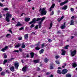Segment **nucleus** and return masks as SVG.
<instances>
[{
    "mask_svg": "<svg viewBox=\"0 0 77 77\" xmlns=\"http://www.w3.org/2000/svg\"><path fill=\"white\" fill-rule=\"evenodd\" d=\"M45 17H43L42 18H37V21H38L41 20V21L38 23V24H39V28H41V24H42V22L45 20Z\"/></svg>",
    "mask_w": 77,
    "mask_h": 77,
    "instance_id": "1",
    "label": "nucleus"
},
{
    "mask_svg": "<svg viewBox=\"0 0 77 77\" xmlns=\"http://www.w3.org/2000/svg\"><path fill=\"white\" fill-rule=\"evenodd\" d=\"M46 9V8H43L41 9V8L40 9V11H41V14H42V15H46V14H47V11L45 10Z\"/></svg>",
    "mask_w": 77,
    "mask_h": 77,
    "instance_id": "2",
    "label": "nucleus"
},
{
    "mask_svg": "<svg viewBox=\"0 0 77 77\" xmlns=\"http://www.w3.org/2000/svg\"><path fill=\"white\" fill-rule=\"evenodd\" d=\"M6 20L7 22H9V18H11L12 17L11 14L9 13H7L6 14Z\"/></svg>",
    "mask_w": 77,
    "mask_h": 77,
    "instance_id": "3",
    "label": "nucleus"
},
{
    "mask_svg": "<svg viewBox=\"0 0 77 77\" xmlns=\"http://www.w3.org/2000/svg\"><path fill=\"white\" fill-rule=\"evenodd\" d=\"M72 57H73L74 56L75 54H76V53H77V51L76 50H75L73 51H70Z\"/></svg>",
    "mask_w": 77,
    "mask_h": 77,
    "instance_id": "4",
    "label": "nucleus"
},
{
    "mask_svg": "<svg viewBox=\"0 0 77 77\" xmlns=\"http://www.w3.org/2000/svg\"><path fill=\"white\" fill-rule=\"evenodd\" d=\"M19 66V65L18 64V62H16L14 63V66L15 68L18 69V68Z\"/></svg>",
    "mask_w": 77,
    "mask_h": 77,
    "instance_id": "5",
    "label": "nucleus"
},
{
    "mask_svg": "<svg viewBox=\"0 0 77 77\" xmlns=\"http://www.w3.org/2000/svg\"><path fill=\"white\" fill-rule=\"evenodd\" d=\"M68 2V0H66L64 2H62L60 4V6H63L66 3H67V2Z\"/></svg>",
    "mask_w": 77,
    "mask_h": 77,
    "instance_id": "6",
    "label": "nucleus"
},
{
    "mask_svg": "<svg viewBox=\"0 0 77 77\" xmlns=\"http://www.w3.org/2000/svg\"><path fill=\"white\" fill-rule=\"evenodd\" d=\"M54 6H55V4H53L51 6V8H50L49 11L51 12L53 9L54 8Z\"/></svg>",
    "mask_w": 77,
    "mask_h": 77,
    "instance_id": "7",
    "label": "nucleus"
},
{
    "mask_svg": "<svg viewBox=\"0 0 77 77\" xmlns=\"http://www.w3.org/2000/svg\"><path fill=\"white\" fill-rule=\"evenodd\" d=\"M67 72H68V70H66V69H64L62 70V73L63 74H66Z\"/></svg>",
    "mask_w": 77,
    "mask_h": 77,
    "instance_id": "8",
    "label": "nucleus"
},
{
    "mask_svg": "<svg viewBox=\"0 0 77 77\" xmlns=\"http://www.w3.org/2000/svg\"><path fill=\"white\" fill-rule=\"evenodd\" d=\"M8 48V46H6L5 47V48L2 49L1 51L3 52H4L6 50V49Z\"/></svg>",
    "mask_w": 77,
    "mask_h": 77,
    "instance_id": "9",
    "label": "nucleus"
},
{
    "mask_svg": "<svg viewBox=\"0 0 77 77\" xmlns=\"http://www.w3.org/2000/svg\"><path fill=\"white\" fill-rule=\"evenodd\" d=\"M61 51H62V53L61 54L62 55L65 56V53H66V51H65L63 49L61 50Z\"/></svg>",
    "mask_w": 77,
    "mask_h": 77,
    "instance_id": "10",
    "label": "nucleus"
},
{
    "mask_svg": "<svg viewBox=\"0 0 77 77\" xmlns=\"http://www.w3.org/2000/svg\"><path fill=\"white\" fill-rule=\"evenodd\" d=\"M22 70L23 72H25L27 71V67H23L22 69Z\"/></svg>",
    "mask_w": 77,
    "mask_h": 77,
    "instance_id": "11",
    "label": "nucleus"
},
{
    "mask_svg": "<svg viewBox=\"0 0 77 77\" xmlns=\"http://www.w3.org/2000/svg\"><path fill=\"white\" fill-rule=\"evenodd\" d=\"M36 22V18H35L32 20V21L29 23L30 24H32L33 23H35Z\"/></svg>",
    "mask_w": 77,
    "mask_h": 77,
    "instance_id": "12",
    "label": "nucleus"
},
{
    "mask_svg": "<svg viewBox=\"0 0 77 77\" xmlns=\"http://www.w3.org/2000/svg\"><path fill=\"white\" fill-rule=\"evenodd\" d=\"M36 45L37 46V47L35 48V49L36 50H40V48L38 47H39V44H37Z\"/></svg>",
    "mask_w": 77,
    "mask_h": 77,
    "instance_id": "13",
    "label": "nucleus"
},
{
    "mask_svg": "<svg viewBox=\"0 0 77 77\" xmlns=\"http://www.w3.org/2000/svg\"><path fill=\"white\" fill-rule=\"evenodd\" d=\"M22 25V24L20 23V22H18L17 24L15 26V27H17V26H21Z\"/></svg>",
    "mask_w": 77,
    "mask_h": 77,
    "instance_id": "14",
    "label": "nucleus"
},
{
    "mask_svg": "<svg viewBox=\"0 0 77 77\" xmlns=\"http://www.w3.org/2000/svg\"><path fill=\"white\" fill-rule=\"evenodd\" d=\"M30 18L28 17H26L25 19V21L26 22H28V21H29Z\"/></svg>",
    "mask_w": 77,
    "mask_h": 77,
    "instance_id": "15",
    "label": "nucleus"
},
{
    "mask_svg": "<svg viewBox=\"0 0 77 77\" xmlns=\"http://www.w3.org/2000/svg\"><path fill=\"white\" fill-rule=\"evenodd\" d=\"M30 54L31 57V58H33L34 56H35V54L33 52H31V53H30Z\"/></svg>",
    "mask_w": 77,
    "mask_h": 77,
    "instance_id": "16",
    "label": "nucleus"
},
{
    "mask_svg": "<svg viewBox=\"0 0 77 77\" xmlns=\"http://www.w3.org/2000/svg\"><path fill=\"white\" fill-rule=\"evenodd\" d=\"M65 27V23H64L63 25L61 26V28L62 29H63Z\"/></svg>",
    "mask_w": 77,
    "mask_h": 77,
    "instance_id": "17",
    "label": "nucleus"
},
{
    "mask_svg": "<svg viewBox=\"0 0 77 77\" xmlns=\"http://www.w3.org/2000/svg\"><path fill=\"white\" fill-rule=\"evenodd\" d=\"M72 66L73 67L75 68L77 66V64L75 63H72Z\"/></svg>",
    "mask_w": 77,
    "mask_h": 77,
    "instance_id": "18",
    "label": "nucleus"
},
{
    "mask_svg": "<svg viewBox=\"0 0 77 77\" xmlns=\"http://www.w3.org/2000/svg\"><path fill=\"white\" fill-rule=\"evenodd\" d=\"M10 69L11 71H14V67L12 66L10 67Z\"/></svg>",
    "mask_w": 77,
    "mask_h": 77,
    "instance_id": "19",
    "label": "nucleus"
},
{
    "mask_svg": "<svg viewBox=\"0 0 77 77\" xmlns=\"http://www.w3.org/2000/svg\"><path fill=\"white\" fill-rule=\"evenodd\" d=\"M22 44L21 48H24L25 47H26V45H24V43H22Z\"/></svg>",
    "mask_w": 77,
    "mask_h": 77,
    "instance_id": "20",
    "label": "nucleus"
},
{
    "mask_svg": "<svg viewBox=\"0 0 77 77\" xmlns=\"http://www.w3.org/2000/svg\"><path fill=\"white\" fill-rule=\"evenodd\" d=\"M49 60H48V59L47 58L44 59V61L45 63H47V62H48Z\"/></svg>",
    "mask_w": 77,
    "mask_h": 77,
    "instance_id": "21",
    "label": "nucleus"
},
{
    "mask_svg": "<svg viewBox=\"0 0 77 77\" xmlns=\"http://www.w3.org/2000/svg\"><path fill=\"white\" fill-rule=\"evenodd\" d=\"M67 8V5H65L64 7H63L62 8V9H63V10H66Z\"/></svg>",
    "mask_w": 77,
    "mask_h": 77,
    "instance_id": "22",
    "label": "nucleus"
},
{
    "mask_svg": "<svg viewBox=\"0 0 77 77\" xmlns=\"http://www.w3.org/2000/svg\"><path fill=\"white\" fill-rule=\"evenodd\" d=\"M24 38L25 39H27L28 38V34H26L25 35Z\"/></svg>",
    "mask_w": 77,
    "mask_h": 77,
    "instance_id": "23",
    "label": "nucleus"
},
{
    "mask_svg": "<svg viewBox=\"0 0 77 77\" xmlns=\"http://www.w3.org/2000/svg\"><path fill=\"white\" fill-rule=\"evenodd\" d=\"M74 21L73 20H71L70 25H73L74 24Z\"/></svg>",
    "mask_w": 77,
    "mask_h": 77,
    "instance_id": "24",
    "label": "nucleus"
},
{
    "mask_svg": "<svg viewBox=\"0 0 77 77\" xmlns=\"http://www.w3.org/2000/svg\"><path fill=\"white\" fill-rule=\"evenodd\" d=\"M54 68V67H53V64H51L50 66V69H53Z\"/></svg>",
    "mask_w": 77,
    "mask_h": 77,
    "instance_id": "25",
    "label": "nucleus"
},
{
    "mask_svg": "<svg viewBox=\"0 0 77 77\" xmlns=\"http://www.w3.org/2000/svg\"><path fill=\"white\" fill-rule=\"evenodd\" d=\"M43 52H44V49H42L41 50H40L39 51L40 54H42V53H43Z\"/></svg>",
    "mask_w": 77,
    "mask_h": 77,
    "instance_id": "26",
    "label": "nucleus"
},
{
    "mask_svg": "<svg viewBox=\"0 0 77 77\" xmlns=\"http://www.w3.org/2000/svg\"><path fill=\"white\" fill-rule=\"evenodd\" d=\"M39 61V60H34L33 62H35V63H38Z\"/></svg>",
    "mask_w": 77,
    "mask_h": 77,
    "instance_id": "27",
    "label": "nucleus"
},
{
    "mask_svg": "<svg viewBox=\"0 0 77 77\" xmlns=\"http://www.w3.org/2000/svg\"><path fill=\"white\" fill-rule=\"evenodd\" d=\"M71 77V75L68 74H66V77Z\"/></svg>",
    "mask_w": 77,
    "mask_h": 77,
    "instance_id": "28",
    "label": "nucleus"
},
{
    "mask_svg": "<svg viewBox=\"0 0 77 77\" xmlns=\"http://www.w3.org/2000/svg\"><path fill=\"white\" fill-rule=\"evenodd\" d=\"M57 72L58 74H61V70H60L59 69L57 71Z\"/></svg>",
    "mask_w": 77,
    "mask_h": 77,
    "instance_id": "29",
    "label": "nucleus"
},
{
    "mask_svg": "<svg viewBox=\"0 0 77 77\" xmlns=\"http://www.w3.org/2000/svg\"><path fill=\"white\" fill-rule=\"evenodd\" d=\"M53 26V23H51L50 24V27L49 28V29H51V28Z\"/></svg>",
    "mask_w": 77,
    "mask_h": 77,
    "instance_id": "30",
    "label": "nucleus"
},
{
    "mask_svg": "<svg viewBox=\"0 0 77 77\" xmlns=\"http://www.w3.org/2000/svg\"><path fill=\"white\" fill-rule=\"evenodd\" d=\"M7 62H8V60H5L4 61L3 65H5Z\"/></svg>",
    "mask_w": 77,
    "mask_h": 77,
    "instance_id": "31",
    "label": "nucleus"
},
{
    "mask_svg": "<svg viewBox=\"0 0 77 77\" xmlns=\"http://www.w3.org/2000/svg\"><path fill=\"white\" fill-rule=\"evenodd\" d=\"M20 45H21V44H18V45H16L15 46V47H16V48H17V47H20Z\"/></svg>",
    "mask_w": 77,
    "mask_h": 77,
    "instance_id": "32",
    "label": "nucleus"
},
{
    "mask_svg": "<svg viewBox=\"0 0 77 77\" xmlns=\"http://www.w3.org/2000/svg\"><path fill=\"white\" fill-rule=\"evenodd\" d=\"M5 72H2L1 73V75H5Z\"/></svg>",
    "mask_w": 77,
    "mask_h": 77,
    "instance_id": "33",
    "label": "nucleus"
},
{
    "mask_svg": "<svg viewBox=\"0 0 77 77\" xmlns=\"http://www.w3.org/2000/svg\"><path fill=\"white\" fill-rule=\"evenodd\" d=\"M55 62L57 63V64H58V65H59V64H60V62H59V61L58 60L56 61Z\"/></svg>",
    "mask_w": 77,
    "mask_h": 77,
    "instance_id": "34",
    "label": "nucleus"
},
{
    "mask_svg": "<svg viewBox=\"0 0 77 77\" xmlns=\"http://www.w3.org/2000/svg\"><path fill=\"white\" fill-rule=\"evenodd\" d=\"M3 56L4 57L5 59H6L7 57V55L5 54H4Z\"/></svg>",
    "mask_w": 77,
    "mask_h": 77,
    "instance_id": "35",
    "label": "nucleus"
},
{
    "mask_svg": "<svg viewBox=\"0 0 77 77\" xmlns=\"http://www.w3.org/2000/svg\"><path fill=\"white\" fill-rule=\"evenodd\" d=\"M69 47V45H66L64 48V49H68V47Z\"/></svg>",
    "mask_w": 77,
    "mask_h": 77,
    "instance_id": "36",
    "label": "nucleus"
},
{
    "mask_svg": "<svg viewBox=\"0 0 77 77\" xmlns=\"http://www.w3.org/2000/svg\"><path fill=\"white\" fill-rule=\"evenodd\" d=\"M3 11H8L9 10V9L8 8H5L3 9Z\"/></svg>",
    "mask_w": 77,
    "mask_h": 77,
    "instance_id": "37",
    "label": "nucleus"
},
{
    "mask_svg": "<svg viewBox=\"0 0 77 77\" xmlns=\"http://www.w3.org/2000/svg\"><path fill=\"white\" fill-rule=\"evenodd\" d=\"M45 43H43L42 45V48H44V46H45Z\"/></svg>",
    "mask_w": 77,
    "mask_h": 77,
    "instance_id": "38",
    "label": "nucleus"
},
{
    "mask_svg": "<svg viewBox=\"0 0 77 77\" xmlns=\"http://www.w3.org/2000/svg\"><path fill=\"white\" fill-rule=\"evenodd\" d=\"M70 10L71 11H72V12H74V10L73 8H71L70 9Z\"/></svg>",
    "mask_w": 77,
    "mask_h": 77,
    "instance_id": "39",
    "label": "nucleus"
},
{
    "mask_svg": "<svg viewBox=\"0 0 77 77\" xmlns=\"http://www.w3.org/2000/svg\"><path fill=\"white\" fill-rule=\"evenodd\" d=\"M0 6H1V7H3V5L1 2H0Z\"/></svg>",
    "mask_w": 77,
    "mask_h": 77,
    "instance_id": "40",
    "label": "nucleus"
},
{
    "mask_svg": "<svg viewBox=\"0 0 77 77\" xmlns=\"http://www.w3.org/2000/svg\"><path fill=\"white\" fill-rule=\"evenodd\" d=\"M14 52H16L17 53H18L19 51L18 50H15L14 51Z\"/></svg>",
    "mask_w": 77,
    "mask_h": 77,
    "instance_id": "41",
    "label": "nucleus"
},
{
    "mask_svg": "<svg viewBox=\"0 0 77 77\" xmlns=\"http://www.w3.org/2000/svg\"><path fill=\"white\" fill-rule=\"evenodd\" d=\"M23 29H24L23 27H21L19 29V30H23Z\"/></svg>",
    "mask_w": 77,
    "mask_h": 77,
    "instance_id": "42",
    "label": "nucleus"
},
{
    "mask_svg": "<svg viewBox=\"0 0 77 77\" xmlns=\"http://www.w3.org/2000/svg\"><path fill=\"white\" fill-rule=\"evenodd\" d=\"M55 57L56 59H58V58H59L60 57L59 56V55H57Z\"/></svg>",
    "mask_w": 77,
    "mask_h": 77,
    "instance_id": "43",
    "label": "nucleus"
},
{
    "mask_svg": "<svg viewBox=\"0 0 77 77\" xmlns=\"http://www.w3.org/2000/svg\"><path fill=\"white\" fill-rule=\"evenodd\" d=\"M54 14V11H52L51 14V15H53Z\"/></svg>",
    "mask_w": 77,
    "mask_h": 77,
    "instance_id": "44",
    "label": "nucleus"
},
{
    "mask_svg": "<svg viewBox=\"0 0 77 77\" xmlns=\"http://www.w3.org/2000/svg\"><path fill=\"white\" fill-rule=\"evenodd\" d=\"M8 31L10 32L11 34H12V30H11V29H9Z\"/></svg>",
    "mask_w": 77,
    "mask_h": 77,
    "instance_id": "45",
    "label": "nucleus"
},
{
    "mask_svg": "<svg viewBox=\"0 0 77 77\" xmlns=\"http://www.w3.org/2000/svg\"><path fill=\"white\" fill-rule=\"evenodd\" d=\"M57 20L58 21H59V22H60V21L61 20V19L60 18H58L57 19Z\"/></svg>",
    "mask_w": 77,
    "mask_h": 77,
    "instance_id": "46",
    "label": "nucleus"
},
{
    "mask_svg": "<svg viewBox=\"0 0 77 77\" xmlns=\"http://www.w3.org/2000/svg\"><path fill=\"white\" fill-rule=\"evenodd\" d=\"M35 32H32V33H31V35H35Z\"/></svg>",
    "mask_w": 77,
    "mask_h": 77,
    "instance_id": "47",
    "label": "nucleus"
},
{
    "mask_svg": "<svg viewBox=\"0 0 77 77\" xmlns=\"http://www.w3.org/2000/svg\"><path fill=\"white\" fill-rule=\"evenodd\" d=\"M19 51L20 52H22L23 51V50H22V49H21V48H19Z\"/></svg>",
    "mask_w": 77,
    "mask_h": 77,
    "instance_id": "48",
    "label": "nucleus"
},
{
    "mask_svg": "<svg viewBox=\"0 0 77 77\" xmlns=\"http://www.w3.org/2000/svg\"><path fill=\"white\" fill-rule=\"evenodd\" d=\"M9 35H10V34H7L6 36V37H8V36H9Z\"/></svg>",
    "mask_w": 77,
    "mask_h": 77,
    "instance_id": "49",
    "label": "nucleus"
},
{
    "mask_svg": "<svg viewBox=\"0 0 77 77\" xmlns=\"http://www.w3.org/2000/svg\"><path fill=\"white\" fill-rule=\"evenodd\" d=\"M35 29H38V25L36 26L35 27Z\"/></svg>",
    "mask_w": 77,
    "mask_h": 77,
    "instance_id": "50",
    "label": "nucleus"
},
{
    "mask_svg": "<svg viewBox=\"0 0 77 77\" xmlns=\"http://www.w3.org/2000/svg\"><path fill=\"white\" fill-rule=\"evenodd\" d=\"M6 72L9 74V70H6Z\"/></svg>",
    "mask_w": 77,
    "mask_h": 77,
    "instance_id": "51",
    "label": "nucleus"
},
{
    "mask_svg": "<svg viewBox=\"0 0 77 77\" xmlns=\"http://www.w3.org/2000/svg\"><path fill=\"white\" fill-rule=\"evenodd\" d=\"M48 41H49V42H51V39H48Z\"/></svg>",
    "mask_w": 77,
    "mask_h": 77,
    "instance_id": "52",
    "label": "nucleus"
},
{
    "mask_svg": "<svg viewBox=\"0 0 77 77\" xmlns=\"http://www.w3.org/2000/svg\"><path fill=\"white\" fill-rule=\"evenodd\" d=\"M63 18H64V17H63V16H62L61 18H60L61 20H62V19H63Z\"/></svg>",
    "mask_w": 77,
    "mask_h": 77,
    "instance_id": "53",
    "label": "nucleus"
},
{
    "mask_svg": "<svg viewBox=\"0 0 77 77\" xmlns=\"http://www.w3.org/2000/svg\"><path fill=\"white\" fill-rule=\"evenodd\" d=\"M34 27V25L33 24H32L31 26V27Z\"/></svg>",
    "mask_w": 77,
    "mask_h": 77,
    "instance_id": "54",
    "label": "nucleus"
},
{
    "mask_svg": "<svg viewBox=\"0 0 77 77\" xmlns=\"http://www.w3.org/2000/svg\"><path fill=\"white\" fill-rule=\"evenodd\" d=\"M21 39H22V38H18L19 40H21Z\"/></svg>",
    "mask_w": 77,
    "mask_h": 77,
    "instance_id": "55",
    "label": "nucleus"
},
{
    "mask_svg": "<svg viewBox=\"0 0 77 77\" xmlns=\"http://www.w3.org/2000/svg\"><path fill=\"white\" fill-rule=\"evenodd\" d=\"M29 57V54H27L26 55V57Z\"/></svg>",
    "mask_w": 77,
    "mask_h": 77,
    "instance_id": "56",
    "label": "nucleus"
},
{
    "mask_svg": "<svg viewBox=\"0 0 77 77\" xmlns=\"http://www.w3.org/2000/svg\"><path fill=\"white\" fill-rule=\"evenodd\" d=\"M73 18H74V16H73L71 17L72 19H73Z\"/></svg>",
    "mask_w": 77,
    "mask_h": 77,
    "instance_id": "57",
    "label": "nucleus"
},
{
    "mask_svg": "<svg viewBox=\"0 0 77 77\" xmlns=\"http://www.w3.org/2000/svg\"><path fill=\"white\" fill-rule=\"evenodd\" d=\"M2 68L1 67H0V71H2Z\"/></svg>",
    "mask_w": 77,
    "mask_h": 77,
    "instance_id": "58",
    "label": "nucleus"
},
{
    "mask_svg": "<svg viewBox=\"0 0 77 77\" xmlns=\"http://www.w3.org/2000/svg\"><path fill=\"white\" fill-rule=\"evenodd\" d=\"M63 65L64 66H66V63H64Z\"/></svg>",
    "mask_w": 77,
    "mask_h": 77,
    "instance_id": "59",
    "label": "nucleus"
},
{
    "mask_svg": "<svg viewBox=\"0 0 77 77\" xmlns=\"http://www.w3.org/2000/svg\"><path fill=\"white\" fill-rule=\"evenodd\" d=\"M23 15H25V14H24V13H23L22 14H21V16H23Z\"/></svg>",
    "mask_w": 77,
    "mask_h": 77,
    "instance_id": "60",
    "label": "nucleus"
},
{
    "mask_svg": "<svg viewBox=\"0 0 77 77\" xmlns=\"http://www.w3.org/2000/svg\"><path fill=\"white\" fill-rule=\"evenodd\" d=\"M57 33H60V31H58L57 32Z\"/></svg>",
    "mask_w": 77,
    "mask_h": 77,
    "instance_id": "61",
    "label": "nucleus"
},
{
    "mask_svg": "<svg viewBox=\"0 0 77 77\" xmlns=\"http://www.w3.org/2000/svg\"><path fill=\"white\" fill-rule=\"evenodd\" d=\"M14 60V58H11V60Z\"/></svg>",
    "mask_w": 77,
    "mask_h": 77,
    "instance_id": "62",
    "label": "nucleus"
},
{
    "mask_svg": "<svg viewBox=\"0 0 77 77\" xmlns=\"http://www.w3.org/2000/svg\"><path fill=\"white\" fill-rule=\"evenodd\" d=\"M73 38H74V36H72L71 39H73Z\"/></svg>",
    "mask_w": 77,
    "mask_h": 77,
    "instance_id": "63",
    "label": "nucleus"
},
{
    "mask_svg": "<svg viewBox=\"0 0 77 77\" xmlns=\"http://www.w3.org/2000/svg\"><path fill=\"white\" fill-rule=\"evenodd\" d=\"M51 77H53V75H51Z\"/></svg>",
    "mask_w": 77,
    "mask_h": 77,
    "instance_id": "64",
    "label": "nucleus"
}]
</instances>
